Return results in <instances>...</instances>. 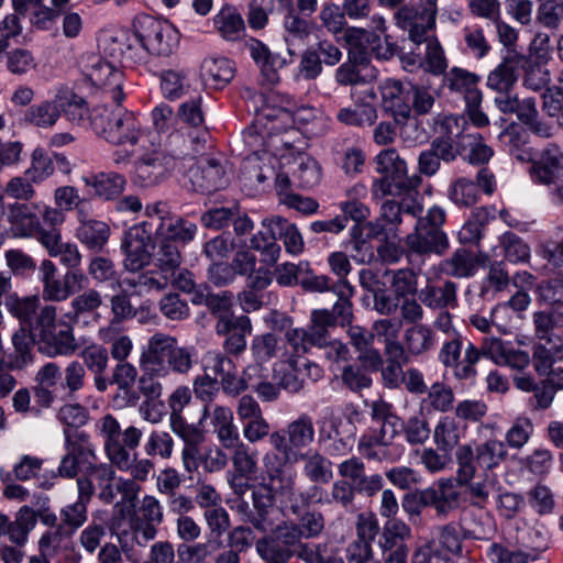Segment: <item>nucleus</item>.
I'll use <instances>...</instances> for the list:
<instances>
[{"label":"nucleus","mask_w":563,"mask_h":563,"mask_svg":"<svg viewBox=\"0 0 563 563\" xmlns=\"http://www.w3.org/2000/svg\"><path fill=\"white\" fill-rule=\"evenodd\" d=\"M419 183L420 178H376L372 186L376 198L401 197L400 205L387 201L383 206L384 216L390 212L395 216L391 221H396L400 210L413 217L420 214L422 207L417 200Z\"/></svg>","instance_id":"0eeeda50"},{"label":"nucleus","mask_w":563,"mask_h":563,"mask_svg":"<svg viewBox=\"0 0 563 563\" xmlns=\"http://www.w3.org/2000/svg\"><path fill=\"white\" fill-rule=\"evenodd\" d=\"M362 108H341L336 113V119L345 124L352 126L373 125L377 120V110L374 106L360 103Z\"/></svg>","instance_id":"5fc2aeb1"},{"label":"nucleus","mask_w":563,"mask_h":563,"mask_svg":"<svg viewBox=\"0 0 563 563\" xmlns=\"http://www.w3.org/2000/svg\"><path fill=\"white\" fill-rule=\"evenodd\" d=\"M161 89L168 100H177L186 92V75L183 71L164 70L161 74Z\"/></svg>","instance_id":"0e129e2a"},{"label":"nucleus","mask_w":563,"mask_h":563,"mask_svg":"<svg viewBox=\"0 0 563 563\" xmlns=\"http://www.w3.org/2000/svg\"><path fill=\"white\" fill-rule=\"evenodd\" d=\"M517 65L512 58H505L487 76V87L496 92L512 91L517 82Z\"/></svg>","instance_id":"ea45409f"},{"label":"nucleus","mask_w":563,"mask_h":563,"mask_svg":"<svg viewBox=\"0 0 563 563\" xmlns=\"http://www.w3.org/2000/svg\"><path fill=\"white\" fill-rule=\"evenodd\" d=\"M283 434L286 437L290 453L296 454L295 451L309 446L314 440L316 432L312 418L307 413H301L287 424Z\"/></svg>","instance_id":"c85d7f7f"},{"label":"nucleus","mask_w":563,"mask_h":563,"mask_svg":"<svg viewBox=\"0 0 563 563\" xmlns=\"http://www.w3.org/2000/svg\"><path fill=\"white\" fill-rule=\"evenodd\" d=\"M96 432L103 440L109 461L121 471L128 470L134 462L131 451L140 445L143 431L134 426L121 430L119 421L106 415L96 422Z\"/></svg>","instance_id":"20e7f679"},{"label":"nucleus","mask_w":563,"mask_h":563,"mask_svg":"<svg viewBox=\"0 0 563 563\" xmlns=\"http://www.w3.org/2000/svg\"><path fill=\"white\" fill-rule=\"evenodd\" d=\"M404 343L408 354L419 356L434 349L437 338L428 324L417 323L405 330Z\"/></svg>","instance_id":"2f4dec72"},{"label":"nucleus","mask_w":563,"mask_h":563,"mask_svg":"<svg viewBox=\"0 0 563 563\" xmlns=\"http://www.w3.org/2000/svg\"><path fill=\"white\" fill-rule=\"evenodd\" d=\"M507 455L506 443L496 438L479 442L474 448L471 444L461 445L455 453L459 465L457 479L467 484L474 478L477 467L484 471L495 470Z\"/></svg>","instance_id":"423d86ee"},{"label":"nucleus","mask_w":563,"mask_h":563,"mask_svg":"<svg viewBox=\"0 0 563 563\" xmlns=\"http://www.w3.org/2000/svg\"><path fill=\"white\" fill-rule=\"evenodd\" d=\"M531 173L537 176H555L563 173V152L561 148L555 144H549L532 162Z\"/></svg>","instance_id":"79ce46f5"},{"label":"nucleus","mask_w":563,"mask_h":563,"mask_svg":"<svg viewBox=\"0 0 563 563\" xmlns=\"http://www.w3.org/2000/svg\"><path fill=\"white\" fill-rule=\"evenodd\" d=\"M168 283L169 274L162 269L146 272L129 280V284L134 287L139 294L163 290L167 287Z\"/></svg>","instance_id":"680f3d73"},{"label":"nucleus","mask_w":563,"mask_h":563,"mask_svg":"<svg viewBox=\"0 0 563 563\" xmlns=\"http://www.w3.org/2000/svg\"><path fill=\"white\" fill-rule=\"evenodd\" d=\"M134 35L142 47L157 56H168L178 44V35L169 23L144 16L139 20Z\"/></svg>","instance_id":"9d476101"},{"label":"nucleus","mask_w":563,"mask_h":563,"mask_svg":"<svg viewBox=\"0 0 563 563\" xmlns=\"http://www.w3.org/2000/svg\"><path fill=\"white\" fill-rule=\"evenodd\" d=\"M299 457L305 462L303 474L313 483H328L333 477L332 463L317 451Z\"/></svg>","instance_id":"c03bdc74"},{"label":"nucleus","mask_w":563,"mask_h":563,"mask_svg":"<svg viewBox=\"0 0 563 563\" xmlns=\"http://www.w3.org/2000/svg\"><path fill=\"white\" fill-rule=\"evenodd\" d=\"M77 239L88 249L101 251L110 236L109 225L99 220H84L77 229Z\"/></svg>","instance_id":"f704fd0d"},{"label":"nucleus","mask_w":563,"mask_h":563,"mask_svg":"<svg viewBox=\"0 0 563 563\" xmlns=\"http://www.w3.org/2000/svg\"><path fill=\"white\" fill-rule=\"evenodd\" d=\"M463 38L466 51L475 58H483L490 51V45L486 40L482 27L478 25L465 26L463 29Z\"/></svg>","instance_id":"774afa93"},{"label":"nucleus","mask_w":563,"mask_h":563,"mask_svg":"<svg viewBox=\"0 0 563 563\" xmlns=\"http://www.w3.org/2000/svg\"><path fill=\"white\" fill-rule=\"evenodd\" d=\"M454 393L443 383L437 382L428 389L427 397L421 402L422 410L427 412H448L453 408Z\"/></svg>","instance_id":"49530a36"},{"label":"nucleus","mask_w":563,"mask_h":563,"mask_svg":"<svg viewBox=\"0 0 563 563\" xmlns=\"http://www.w3.org/2000/svg\"><path fill=\"white\" fill-rule=\"evenodd\" d=\"M284 341L273 333H265L254 336L251 343L253 357L258 363L268 362L273 357L283 360Z\"/></svg>","instance_id":"a18cd8bd"},{"label":"nucleus","mask_w":563,"mask_h":563,"mask_svg":"<svg viewBox=\"0 0 563 563\" xmlns=\"http://www.w3.org/2000/svg\"><path fill=\"white\" fill-rule=\"evenodd\" d=\"M234 74V63L225 57L205 58L200 67L202 80L214 89L225 87L233 79Z\"/></svg>","instance_id":"412c9836"},{"label":"nucleus","mask_w":563,"mask_h":563,"mask_svg":"<svg viewBox=\"0 0 563 563\" xmlns=\"http://www.w3.org/2000/svg\"><path fill=\"white\" fill-rule=\"evenodd\" d=\"M144 451L148 456H159L167 460L174 452V440L166 431H152L144 444Z\"/></svg>","instance_id":"bf43d9fd"},{"label":"nucleus","mask_w":563,"mask_h":563,"mask_svg":"<svg viewBox=\"0 0 563 563\" xmlns=\"http://www.w3.org/2000/svg\"><path fill=\"white\" fill-rule=\"evenodd\" d=\"M378 76L377 69L371 67L366 58L349 54L347 62L341 64L334 73V80L340 86H358L375 80Z\"/></svg>","instance_id":"dca6fc26"},{"label":"nucleus","mask_w":563,"mask_h":563,"mask_svg":"<svg viewBox=\"0 0 563 563\" xmlns=\"http://www.w3.org/2000/svg\"><path fill=\"white\" fill-rule=\"evenodd\" d=\"M533 433V424L528 418H518L506 431L505 443L511 449H522Z\"/></svg>","instance_id":"338daca9"},{"label":"nucleus","mask_w":563,"mask_h":563,"mask_svg":"<svg viewBox=\"0 0 563 563\" xmlns=\"http://www.w3.org/2000/svg\"><path fill=\"white\" fill-rule=\"evenodd\" d=\"M481 355L496 365L507 366L516 371H523L531 361L527 351L516 349L511 342L499 338H485L481 350L470 342L465 347L463 361L475 365Z\"/></svg>","instance_id":"6e6552de"},{"label":"nucleus","mask_w":563,"mask_h":563,"mask_svg":"<svg viewBox=\"0 0 563 563\" xmlns=\"http://www.w3.org/2000/svg\"><path fill=\"white\" fill-rule=\"evenodd\" d=\"M273 372L282 388L290 393H298L303 388V376L299 360L289 354L287 350L283 353V360L274 364Z\"/></svg>","instance_id":"5701e85b"},{"label":"nucleus","mask_w":563,"mask_h":563,"mask_svg":"<svg viewBox=\"0 0 563 563\" xmlns=\"http://www.w3.org/2000/svg\"><path fill=\"white\" fill-rule=\"evenodd\" d=\"M4 305L11 316L33 329L36 320L34 316L40 306L37 296L19 297L16 294H10L7 296Z\"/></svg>","instance_id":"a19ab883"},{"label":"nucleus","mask_w":563,"mask_h":563,"mask_svg":"<svg viewBox=\"0 0 563 563\" xmlns=\"http://www.w3.org/2000/svg\"><path fill=\"white\" fill-rule=\"evenodd\" d=\"M8 221L16 236H30L38 224L37 218L31 211L30 207L20 203L11 206L8 213Z\"/></svg>","instance_id":"09e8293b"},{"label":"nucleus","mask_w":563,"mask_h":563,"mask_svg":"<svg viewBox=\"0 0 563 563\" xmlns=\"http://www.w3.org/2000/svg\"><path fill=\"white\" fill-rule=\"evenodd\" d=\"M269 443L273 450L262 456L261 484L271 493L287 495L296 483V471L290 463L297 461V454L290 453L286 437L280 431L272 432Z\"/></svg>","instance_id":"7ed1b4c3"},{"label":"nucleus","mask_w":563,"mask_h":563,"mask_svg":"<svg viewBox=\"0 0 563 563\" xmlns=\"http://www.w3.org/2000/svg\"><path fill=\"white\" fill-rule=\"evenodd\" d=\"M456 298V287L448 282L441 287L427 286L419 292V299L430 308H443L452 305Z\"/></svg>","instance_id":"3c124183"},{"label":"nucleus","mask_w":563,"mask_h":563,"mask_svg":"<svg viewBox=\"0 0 563 563\" xmlns=\"http://www.w3.org/2000/svg\"><path fill=\"white\" fill-rule=\"evenodd\" d=\"M90 123L95 132L118 147L113 155L117 164L136 162L148 166H162L174 170L180 161L159 150L158 136L143 128L139 117L128 110H112L108 106L93 109Z\"/></svg>","instance_id":"f257e3e1"},{"label":"nucleus","mask_w":563,"mask_h":563,"mask_svg":"<svg viewBox=\"0 0 563 563\" xmlns=\"http://www.w3.org/2000/svg\"><path fill=\"white\" fill-rule=\"evenodd\" d=\"M84 68L92 85L107 89L117 104L122 102L124 93L121 88L122 73L120 70L97 55L88 56Z\"/></svg>","instance_id":"4468645a"},{"label":"nucleus","mask_w":563,"mask_h":563,"mask_svg":"<svg viewBox=\"0 0 563 563\" xmlns=\"http://www.w3.org/2000/svg\"><path fill=\"white\" fill-rule=\"evenodd\" d=\"M40 280L43 285V298L49 301H64L70 296L65 279L58 276L56 265L48 260L40 266Z\"/></svg>","instance_id":"cd10ccee"},{"label":"nucleus","mask_w":563,"mask_h":563,"mask_svg":"<svg viewBox=\"0 0 563 563\" xmlns=\"http://www.w3.org/2000/svg\"><path fill=\"white\" fill-rule=\"evenodd\" d=\"M490 563H529L530 554L522 550L509 549L500 543H492L486 550Z\"/></svg>","instance_id":"69168bd1"},{"label":"nucleus","mask_w":563,"mask_h":563,"mask_svg":"<svg viewBox=\"0 0 563 563\" xmlns=\"http://www.w3.org/2000/svg\"><path fill=\"white\" fill-rule=\"evenodd\" d=\"M196 363L194 346H181L178 340L163 332L148 338L140 353L139 390L145 399L157 400L163 395L161 378L169 374H188Z\"/></svg>","instance_id":"f03ea898"},{"label":"nucleus","mask_w":563,"mask_h":563,"mask_svg":"<svg viewBox=\"0 0 563 563\" xmlns=\"http://www.w3.org/2000/svg\"><path fill=\"white\" fill-rule=\"evenodd\" d=\"M380 103L385 112L393 115L395 122H401L411 113L406 101L404 85L398 79L387 78L379 84Z\"/></svg>","instance_id":"a211bd4d"},{"label":"nucleus","mask_w":563,"mask_h":563,"mask_svg":"<svg viewBox=\"0 0 563 563\" xmlns=\"http://www.w3.org/2000/svg\"><path fill=\"white\" fill-rule=\"evenodd\" d=\"M153 246L151 224L142 222L131 227L122 241L124 267L130 272L142 269L151 261Z\"/></svg>","instance_id":"9b49d317"},{"label":"nucleus","mask_w":563,"mask_h":563,"mask_svg":"<svg viewBox=\"0 0 563 563\" xmlns=\"http://www.w3.org/2000/svg\"><path fill=\"white\" fill-rule=\"evenodd\" d=\"M70 548V534L60 525L45 531L37 540L38 553L51 560Z\"/></svg>","instance_id":"473e14b6"},{"label":"nucleus","mask_w":563,"mask_h":563,"mask_svg":"<svg viewBox=\"0 0 563 563\" xmlns=\"http://www.w3.org/2000/svg\"><path fill=\"white\" fill-rule=\"evenodd\" d=\"M531 303V297L526 290H518L507 302L497 305L492 310V321L498 328L505 327L503 322L508 309L511 308L514 311L521 312L528 309Z\"/></svg>","instance_id":"052dcab7"},{"label":"nucleus","mask_w":563,"mask_h":563,"mask_svg":"<svg viewBox=\"0 0 563 563\" xmlns=\"http://www.w3.org/2000/svg\"><path fill=\"white\" fill-rule=\"evenodd\" d=\"M58 119L59 111L56 95L52 100H44L29 107L23 117L25 123L41 129L53 128Z\"/></svg>","instance_id":"c9c22d12"},{"label":"nucleus","mask_w":563,"mask_h":563,"mask_svg":"<svg viewBox=\"0 0 563 563\" xmlns=\"http://www.w3.org/2000/svg\"><path fill=\"white\" fill-rule=\"evenodd\" d=\"M261 107L256 109L257 123L272 125L282 123L291 124V110L295 109L292 96L276 89L262 91L260 95Z\"/></svg>","instance_id":"ddd939ff"},{"label":"nucleus","mask_w":563,"mask_h":563,"mask_svg":"<svg viewBox=\"0 0 563 563\" xmlns=\"http://www.w3.org/2000/svg\"><path fill=\"white\" fill-rule=\"evenodd\" d=\"M419 501L423 506H433L440 514H446L457 508L460 492L452 478H440L419 493Z\"/></svg>","instance_id":"2eb2a0df"},{"label":"nucleus","mask_w":563,"mask_h":563,"mask_svg":"<svg viewBox=\"0 0 563 563\" xmlns=\"http://www.w3.org/2000/svg\"><path fill=\"white\" fill-rule=\"evenodd\" d=\"M233 302V296L229 291H220L218 294H211L207 307L212 313L218 314V322L216 331L218 334H227L232 330L233 313L231 307Z\"/></svg>","instance_id":"58836bf2"},{"label":"nucleus","mask_w":563,"mask_h":563,"mask_svg":"<svg viewBox=\"0 0 563 563\" xmlns=\"http://www.w3.org/2000/svg\"><path fill=\"white\" fill-rule=\"evenodd\" d=\"M530 507L540 516L552 514L555 508V496L543 483H538L527 493Z\"/></svg>","instance_id":"4d7b16f0"},{"label":"nucleus","mask_w":563,"mask_h":563,"mask_svg":"<svg viewBox=\"0 0 563 563\" xmlns=\"http://www.w3.org/2000/svg\"><path fill=\"white\" fill-rule=\"evenodd\" d=\"M435 123L440 125L441 130L445 133L444 136L437 137L431 145L433 153L444 162H452L455 159L457 151L453 146L452 131L453 126L459 125V119L455 115H438Z\"/></svg>","instance_id":"e433bc0d"},{"label":"nucleus","mask_w":563,"mask_h":563,"mask_svg":"<svg viewBox=\"0 0 563 563\" xmlns=\"http://www.w3.org/2000/svg\"><path fill=\"white\" fill-rule=\"evenodd\" d=\"M496 188L493 178H457L450 189V198L456 205H474L482 192L492 195Z\"/></svg>","instance_id":"6ab92c4d"},{"label":"nucleus","mask_w":563,"mask_h":563,"mask_svg":"<svg viewBox=\"0 0 563 563\" xmlns=\"http://www.w3.org/2000/svg\"><path fill=\"white\" fill-rule=\"evenodd\" d=\"M320 173L318 162L302 152L280 154L277 176H302Z\"/></svg>","instance_id":"7c9ffc66"},{"label":"nucleus","mask_w":563,"mask_h":563,"mask_svg":"<svg viewBox=\"0 0 563 563\" xmlns=\"http://www.w3.org/2000/svg\"><path fill=\"white\" fill-rule=\"evenodd\" d=\"M406 242L408 247L418 254H441L449 246L445 233L440 229L428 228L422 218L417 221L416 231L407 236Z\"/></svg>","instance_id":"f3484780"},{"label":"nucleus","mask_w":563,"mask_h":563,"mask_svg":"<svg viewBox=\"0 0 563 563\" xmlns=\"http://www.w3.org/2000/svg\"><path fill=\"white\" fill-rule=\"evenodd\" d=\"M275 188L282 203L303 213L312 214L317 212L319 203L314 199L302 197L289 190V178H276Z\"/></svg>","instance_id":"de8ad7c7"},{"label":"nucleus","mask_w":563,"mask_h":563,"mask_svg":"<svg viewBox=\"0 0 563 563\" xmlns=\"http://www.w3.org/2000/svg\"><path fill=\"white\" fill-rule=\"evenodd\" d=\"M291 124H289L290 126ZM264 130L267 132V140L265 141V150L277 158L279 164L280 154H288L295 152V142L298 139V132L294 129H287L288 125L276 123L272 125L264 124Z\"/></svg>","instance_id":"bb28decb"},{"label":"nucleus","mask_w":563,"mask_h":563,"mask_svg":"<svg viewBox=\"0 0 563 563\" xmlns=\"http://www.w3.org/2000/svg\"><path fill=\"white\" fill-rule=\"evenodd\" d=\"M479 76L461 67H453L444 73V84L452 90L464 93L465 101L470 100L473 104L478 101L482 95L477 88Z\"/></svg>","instance_id":"a878e982"},{"label":"nucleus","mask_w":563,"mask_h":563,"mask_svg":"<svg viewBox=\"0 0 563 563\" xmlns=\"http://www.w3.org/2000/svg\"><path fill=\"white\" fill-rule=\"evenodd\" d=\"M196 233L197 225L180 218L163 219L157 228V235L162 240H168L170 242L187 243L194 240Z\"/></svg>","instance_id":"37998d69"},{"label":"nucleus","mask_w":563,"mask_h":563,"mask_svg":"<svg viewBox=\"0 0 563 563\" xmlns=\"http://www.w3.org/2000/svg\"><path fill=\"white\" fill-rule=\"evenodd\" d=\"M411 529L404 521L398 519H389L383 528V533L378 540V547L383 553L391 551L394 548L410 537Z\"/></svg>","instance_id":"864d4df0"},{"label":"nucleus","mask_w":563,"mask_h":563,"mask_svg":"<svg viewBox=\"0 0 563 563\" xmlns=\"http://www.w3.org/2000/svg\"><path fill=\"white\" fill-rule=\"evenodd\" d=\"M38 351L48 356H70L77 351L74 331L69 325L56 322V308L44 306L40 309L33 325Z\"/></svg>","instance_id":"39448f33"},{"label":"nucleus","mask_w":563,"mask_h":563,"mask_svg":"<svg viewBox=\"0 0 563 563\" xmlns=\"http://www.w3.org/2000/svg\"><path fill=\"white\" fill-rule=\"evenodd\" d=\"M334 322L333 316L328 310H316L311 314V325L308 332L309 342L312 345L322 347L328 343V327Z\"/></svg>","instance_id":"6e6d98bb"},{"label":"nucleus","mask_w":563,"mask_h":563,"mask_svg":"<svg viewBox=\"0 0 563 563\" xmlns=\"http://www.w3.org/2000/svg\"><path fill=\"white\" fill-rule=\"evenodd\" d=\"M63 434L65 454L84 463L89 462L90 457H95V446L90 442L88 433L78 429L65 428Z\"/></svg>","instance_id":"72a5a7b5"},{"label":"nucleus","mask_w":563,"mask_h":563,"mask_svg":"<svg viewBox=\"0 0 563 563\" xmlns=\"http://www.w3.org/2000/svg\"><path fill=\"white\" fill-rule=\"evenodd\" d=\"M466 426H462L450 416L441 417L433 429V441L440 452L451 454L465 437Z\"/></svg>","instance_id":"4be33fe9"},{"label":"nucleus","mask_w":563,"mask_h":563,"mask_svg":"<svg viewBox=\"0 0 563 563\" xmlns=\"http://www.w3.org/2000/svg\"><path fill=\"white\" fill-rule=\"evenodd\" d=\"M70 163L63 155L48 154L43 148H35L32 153L31 167L26 174L51 176L54 174H70Z\"/></svg>","instance_id":"c756f323"},{"label":"nucleus","mask_w":563,"mask_h":563,"mask_svg":"<svg viewBox=\"0 0 563 563\" xmlns=\"http://www.w3.org/2000/svg\"><path fill=\"white\" fill-rule=\"evenodd\" d=\"M98 335L102 342L111 343V355L114 360L123 362L130 356L133 342L129 335L119 333L114 325L100 328Z\"/></svg>","instance_id":"8fccbe9b"},{"label":"nucleus","mask_w":563,"mask_h":563,"mask_svg":"<svg viewBox=\"0 0 563 563\" xmlns=\"http://www.w3.org/2000/svg\"><path fill=\"white\" fill-rule=\"evenodd\" d=\"M478 260L465 250H457L450 260L442 263V271L455 277H470L477 271Z\"/></svg>","instance_id":"603ef678"},{"label":"nucleus","mask_w":563,"mask_h":563,"mask_svg":"<svg viewBox=\"0 0 563 563\" xmlns=\"http://www.w3.org/2000/svg\"><path fill=\"white\" fill-rule=\"evenodd\" d=\"M232 471L228 473V482L233 492L238 495H244L258 481L257 451L249 444H240L233 450Z\"/></svg>","instance_id":"f8f14e48"},{"label":"nucleus","mask_w":563,"mask_h":563,"mask_svg":"<svg viewBox=\"0 0 563 563\" xmlns=\"http://www.w3.org/2000/svg\"><path fill=\"white\" fill-rule=\"evenodd\" d=\"M213 26L223 40L231 42L242 38L245 31L244 20L232 4H224L213 16Z\"/></svg>","instance_id":"393cba45"},{"label":"nucleus","mask_w":563,"mask_h":563,"mask_svg":"<svg viewBox=\"0 0 563 563\" xmlns=\"http://www.w3.org/2000/svg\"><path fill=\"white\" fill-rule=\"evenodd\" d=\"M36 338L21 328L12 335L13 351L7 355L5 365L9 369H23L34 363L33 345Z\"/></svg>","instance_id":"b1692460"},{"label":"nucleus","mask_w":563,"mask_h":563,"mask_svg":"<svg viewBox=\"0 0 563 563\" xmlns=\"http://www.w3.org/2000/svg\"><path fill=\"white\" fill-rule=\"evenodd\" d=\"M262 225L272 234H275V242L282 240L287 253L299 255L302 253L305 242L298 228L282 217L265 218Z\"/></svg>","instance_id":"aec40b11"},{"label":"nucleus","mask_w":563,"mask_h":563,"mask_svg":"<svg viewBox=\"0 0 563 563\" xmlns=\"http://www.w3.org/2000/svg\"><path fill=\"white\" fill-rule=\"evenodd\" d=\"M56 103L59 115L64 113L71 122L80 123L88 114L87 102L70 89H58L56 92Z\"/></svg>","instance_id":"4c0bfd02"},{"label":"nucleus","mask_w":563,"mask_h":563,"mask_svg":"<svg viewBox=\"0 0 563 563\" xmlns=\"http://www.w3.org/2000/svg\"><path fill=\"white\" fill-rule=\"evenodd\" d=\"M376 172L385 176H406L407 163L395 148L382 151L376 157Z\"/></svg>","instance_id":"13d9d810"},{"label":"nucleus","mask_w":563,"mask_h":563,"mask_svg":"<svg viewBox=\"0 0 563 563\" xmlns=\"http://www.w3.org/2000/svg\"><path fill=\"white\" fill-rule=\"evenodd\" d=\"M275 164H277V158L268 151H255L243 159L242 172L254 176H265L269 169L275 172Z\"/></svg>","instance_id":"e2e57ef3"},{"label":"nucleus","mask_w":563,"mask_h":563,"mask_svg":"<svg viewBox=\"0 0 563 563\" xmlns=\"http://www.w3.org/2000/svg\"><path fill=\"white\" fill-rule=\"evenodd\" d=\"M372 427L358 441V452L368 460L395 463L404 454V446L393 442L397 429L396 421L385 420Z\"/></svg>","instance_id":"1a4fd4ad"}]
</instances>
